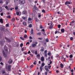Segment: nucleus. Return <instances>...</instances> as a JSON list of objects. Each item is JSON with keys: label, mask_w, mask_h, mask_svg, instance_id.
I'll list each match as a JSON object with an SVG mask.
<instances>
[{"label": "nucleus", "mask_w": 75, "mask_h": 75, "mask_svg": "<svg viewBox=\"0 0 75 75\" xmlns=\"http://www.w3.org/2000/svg\"><path fill=\"white\" fill-rule=\"evenodd\" d=\"M70 40H73V38L72 37L70 38Z\"/></svg>", "instance_id": "0e129e2a"}, {"label": "nucleus", "mask_w": 75, "mask_h": 75, "mask_svg": "<svg viewBox=\"0 0 75 75\" xmlns=\"http://www.w3.org/2000/svg\"><path fill=\"white\" fill-rule=\"evenodd\" d=\"M7 69L9 71H11V66L10 65L8 66Z\"/></svg>", "instance_id": "423d86ee"}, {"label": "nucleus", "mask_w": 75, "mask_h": 75, "mask_svg": "<svg viewBox=\"0 0 75 75\" xmlns=\"http://www.w3.org/2000/svg\"><path fill=\"white\" fill-rule=\"evenodd\" d=\"M8 47L10 48H11V46L10 45H8Z\"/></svg>", "instance_id": "de8ad7c7"}, {"label": "nucleus", "mask_w": 75, "mask_h": 75, "mask_svg": "<svg viewBox=\"0 0 75 75\" xmlns=\"http://www.w3.org/2000/svg\"><path fill=\"white\" fill-rule=\"evenodd\" d=\"M58 26L59 28H60V27H61V25H58Z\"/></svg>", "instance_id": "37998d69"}, {"label": "nucleus", "mask_w": 75, "mask_h": 75, "mask_svg": "<svg viewBox=\"0 0 75 75\" xmlns=\"http://www.w3.org/2000/svg\"><path fill=\"white\" fill-rule=\"evenodd\" d=\"M41 34V32L38 33H37V35H40Z\"/></svg>", "instance_id": "473e14b6"}, {"label": "nucleus", "mask_w": 75, "mask_h": 75, "mask_svg": "<svg viewBox=\"0 0 75 75\" xmlns=\"http://www.w3.org/2000/svg\"><path fill=\"white\" fill-rule=\"evenodd\" d=\"M16 14L17 16H18L20 14V13H19V12H16Z\"/></svg>", "instance_id": "2f4dec72"}, {"label": "nucleus", "mask_w": 75, "mask_h": 75, "mask_svg": "<svg viewBox=\"0 0 75 75\" xmlns=\"http://www.w3.org/2000/svg\"><path fill=\"white\" fill-rule=\"evenodd\" d=\"M0 64H1V65H4V64H3V63L2 62H1V63H0Z\"/></svg>", "instance_id": "603ef678"}, {"label": "nucleus", "mask_w": 75, "mask_h": 75, "mask_svg": "<svg viewBox=\"0 0 75 75\" xmlns=\"http://www.w3.org/2000/svg\"><path fill=\"white\" fill-rule=\"evenodd\" d=\"M48 68V66H45V68L46 71H48V70H49L48 69V68Z\"/></svg>", "instance_id": "9b49d317"}, {"label": "nucleus", "mask_w": 75, "mask_h": 75, "mask_svg": "<svg viewBox=\"0 0 75 75\" xmlns=\"http://www.w3.org/2000/svg\"><path fill=\"white\" fill-rule=\"evenodd\" d=\"M40 27L41 29H42L43 28V27H42V25H40Z\"/></svg>", "instance_id": "58836bf2"}, {"label": "nucleus", "mask_w": 75, "mask_h": 75, "mask_svg": "<svg viewBox=\"0 0 75 75\" xmlns=\"http://www.w3.org/2000/svg\"><path fill=\"white\" fill-rule=\"evenodd\" d=\"M5 42V40L4 39H2V41H0V44H3Z\"/></svg>", "instance_id": "0eeeda50"}, {"label": "nucleus", "mask_w": 75, "mask_h": 75, "mask_svg": "<svg viewBox=\"0 0 75 75\" xmlns=\"http://www.w3.org/2000/svg\"><path fill=\"white\" fill-rule=\"evenodd\" d=\"M25 3L24 0H19V4H24Z\"/></svg>", "instance_id": "f257e3e1"}, {"label": "nucleus", "mask_w": 75, "mask_h": 75, "mask_svg": "<svg viewBox=\"0 0 75 75\" xmlns=\"http://www.w3.org/2000/svg\"><path fill=\"white\" fill-rule=\"evenodd\" d=\"M24 38H27V35H25L24 36Z\"/></svg>", "instance_id": "cd10ccee"}, {"label": "nucleus", "mask_w": 75, "mask_h": 75, "mask_svg": "<svg viewBox=\"0 0 75 75\" xmlns=\"http://www.w3.org/2000/svg\"><path fill=\"white\" fill-rule=\"evenodd\" d=\"M22 18L23 19V20H25V19H27V16H25V17L24 16H22Z\"/></svg>", "instance_id": "4468645a"}, {"label": "nucleus", "mask_w": 75, "mask_h": 75, "mask_svg": "<svg viewBox=\"0 0 75 75\" xmlns=\"http://www.w3.org/2000/svg\"><path fill=\"white\" fill-rule=\"evenodd\" d=\"M2 3H3V1L1 0H0V4H1Z\"/></svg>", "instance_id": "5fc2aeb1"}, {"label": "nucleus", "mask_w": 75, "mask_h": 75, "mask_svg": "<svg viewBox=\"0 0 75 75\" xmlns=\"http://www.w3.org/2000/svg\"><path fill=\"white\" fill-rule=\"evenodd\" d=\"M34 7L35 8V9L36 10H38V8H37V7H36V6H35Z\"/></svg>", "instance_id": "aec40b11"}, {"label": "nucleus", "mask_w": 75, "mask_h": 75, "mask_svg": "<svg viewBox=\"0 0 75 75\" xmlns=\"http://www.w3.org/2000/svg\"><path fill=\"white\" fill-rule=\"evenodd\" d=\"M42 12L44 13H45V10L44 9H43V10H42Z\"/></svg>", "instance_id": "ea45409f"}, {"label": "nucleus", "mask_w": 75, "mask_h": 75, "mask_svg": "<svg viewBox=\"0 0 75 75\" xmlns=\"http://www.w3.org/2000/svg\"><path fill=\"white\" fill-rule=\"evenodd\" d=\"M8 62L9 63V64H12V63H13V60L10 59Z\"/></svg>", "instance_id": "1a4fd4ad"}, {"label": "nucleus", "mask_w": 75, "mask_h": 75, "mask_svg": "<svg viewBox=\"0 0 75 75\" xmlns=\"http://www.w3.org/2000/svg\"><path fill=\"white\" fill-rule=\"evenodd\" d=\"M20 38H21V40H24V38H23L22 37H20Z\"/></svg>", "instance_id": "c756f323"}, {"label": "nucleus", "mask_w": 75, "mask_h": 75, "mask_svg": "<svg viewBox=\"0 0 75 75\" xmlns=\"http://www.w3.org/2000/svg\"><path fill=\"white\" fill-rule=\"evenodd\" d=\"M30 57H29L27 58L28 60V61H29V60H30Z\"/></svg>", "instance_id": "8fccbe9b"}, {"label": "nucleus", "mask_w": 75, "mask_h": 75, "mask_svg": "<svg viewBox=\"0 0 75 75\" xmlns=\"http://www.w3.org/2000/svg\"><path fill=\"white\" fill-rule=\"evenodd\" d=\"M2 61V57L0 56V62H1Z\"/></svg>", "instance_id": "c9c22d12"}, {"label": "nucleus", "mask_w": 75, "mask_h": 75, "mask_svg": "<svg viewBox=\"0 0 75 75\" xmlns=\"http://www.w3.org/2000/svg\"><path fill=\"white\" fill-rule=\"evenodd\" d=\"M73 57V56H72V54H71L69 56V57L70 58H72Z\"/></svg>", "instance_id": "e433bc0d"}, {"label": "nucleus", "mask_w": 75, "mask_h": 75, "mask_svg": "<svg viewBox=\"0 0 75 75\" xmlns=\"http://www.w3.org/2000/svg\"><path fill=\"white\" fill-rule=\"evenodd\" d=\"M0 22L2 24H3V19H0Z\"/></svg>", "instance_id": "f3484780"}, {"label": "nucleus", "mask_w": 75, "mask_h": 75, "mask_svg": "<svg viewBox=\"0 0 75 75\" xmlns=\"http://www.w3.org/2000/svg\"><path fill=\"white\" fill-rule=\"evenodd\" d=\"M23 24L24 25H25V26L26 25V22H23Z\"/></svg>", "instance_id": "f704fd0d"}, {"label": "nucleus", "mask_w": 75, "mask_h": 75, "mask_svg": "<svg viewBox=\"0 0 75 75\" xmlns=\"http://www.w3.org/2000/svg\"><path fill=\"white\" fill-rule=\"evenodd\" d=\"M1 31H4V29H5V27H1Z\"/></svg>", "instance_id": "ddd939ff"}, {"label": "nucleus", "mask_w": 75, "mask_h": 75, "mask_svg": "<svg viewBox=\"0 0 75 75\" xmlns=\"http://www.w3.org/2000/svg\"><path fill=\"white\" fill-rule=\"evenodd\" d=\"M46 42H48V41H49V40H48V39L47 38L46 39Z\"/></svg>", "instance_id": "a19ab883"}, {"label": "nucleus", "mask_w": 75, "mask_h": 75, "mask_svg": "<svg viewBox=\"0 0 75 75\" xmlns=\"http://www.w3.org/2000/svg\"><path fill=\"white\" fill-rule=\"evenodd\" d=\"M28 23H32V21H31L32 19L31 18H29L28 19Z\"/></svg>", "instance_id": "39448f33"}, {"label": "nucleus", "mask_w": 75, "mask_h": 75, "mask_svg": "<svg viewBox=\"0 0 75 75\" xmlns=\"http://www.w3.org/2000/svg\"><path fill=\"white\" fill-rule=\"evenodd\" d=\"M50 71L49 70H46V71L45 72V75H47V73L48 72Z\"/></svg>", "instance_id": "dca6fc26"}, {"label": "nucleus", "mask_w": 75, "mask_h": 75, "mask_svg": "<svg viewBox=\"0 0 75 75\" xmlns=\"http://www.w3.org/2000/svg\"><path fill=\"white\" fill-rule=\"evenodd\" d=\"M31 52L33 54H34L35 53V50H32Z\"/></svg>", "instance_id": "393cba45"}, {"label": "nucleus", "mask_w": 75, "mask_h": 75, "mask_svg": "<svg viewBox=\"0 0 75 75\" xmlns=\"http://www.w3.org/2000/svg\"><path fill=\"white\" fill-rule=\"evenodd\" d=\"M52 25V23H51V25H50L49 26V28H50V29H51L52 27H53V26Z\"/></svg>", "instance_id": "6ab92c4d"}, {"label": "nucleus", "mask_w": 75, "mask_h": 75, "mask_svg": "<svg viewBox=\"0 0 75 75\" xmlns=\"http://www.w3.org/2000/svg\"><path fill=\"white\" fill-rule=\"evenodd\" d=\"M28 44H30V42H28L26 43V45H27Z\"/></svg>", "instance_id": "864d4df0"}, {"label": "nucleus", "mask_w": 75, "mask_h": 75, "mask_svg": "<svg viewBox=\"0 0 75 75\" xmlns=\"http://www.w3.org/2000/svg\"><path fill=\"white\" fill-rule=\"evenodd\" d=\"M30 33H31V34H33V29H31Z\"/></svg>", "instance_id": "4be33fe9"}, {"label": "nucleus", "mask_w": 75, "mask_h": 75, "mask_svg": "<svg viewBox=\"0 0 75 75\" xmlns=\"http://www.w3.org/2000/svg\"><path fill=\"white\" fill-rule=\"evenodd\" d=\"M35 20L36 22H38L39 20L38 19V18H35Z\"/></svg>", "instance_id": "5701e85b"}, {"label": "nucleus", "mask_w": 75, "mask_h": 75, "mask_svg": "<svg viewBox=\"0 0 75 75\" xmlns=\"http://www.w3.org/2000/svg\"><path fill=\"white\" fill-rule=\"evenodd\" d=\"M2 52L4 57H7V54H5V53L4 52V50H3L2 51Z\"/></svg>", "instance_id": "9d476101"}, {"label": "nucleus", "mask_w": 75, "mask_h": 75, "mask_svg": "<svg viewBox=\"0 0 75 75\" xmlns=\"http://www.w3.org/2000/svg\"><path fill=\"white\" fill-rule=\"evenodd\" d=\"M4 50L5 51H6V52H8V48L6 46H5L4 47Z\"/></svg>", "instance_id": "6e6552de"}, {"label": "nucleus", "mask_w": 75, "mask_h": 75, "mask_svg": "<svg viewBox=\"0 0 75 75\" xmlns=\"http://www.w3.org/2000/svg\"><path fill=\"white\" fill-rule=\"evenodd\" d=\"M23 14H24L26 13V11H25L23 12Z\"/></svg>", "instance_id": "4c0bfd02"}, {"label": "nucleus", "mask_w": 75, "mask_h": 75, "mask_svg": "<svg viewBox=\"0 0 75 75\" xmlns=\"http://www.w3.org/2000/svg\"><path fill=\"white\" fill-rule=\"evenodd\" d=\"M13 45L14 47H17L18 46V43L16 42H15L13 44Z\"/></svg>", "instance_id": "7ed1b4c3"}, {"label": "nucleus", "mask_w": 75, "mask_h": 75, "mask_svg": "<svg viewBox=\"0 0 75 75\" xmlns=\"http://www.w3.org/2000/svg\"><path fill=\"white\" fill-rule=\"evenodd\" d=\"M68 1H67L65 3V4L66 5L68 4Z\"/></svg>", "instance_id": "3c124183"}, {"label": "nucleus", "mask_w": 75, "mask_h": 75, "mask_svg": "<svg viewBox=\"0 0 75 75\" xmlns=\"http://www.w3.org/2000/svg\"><path fill=\"white\" fill-rule=\"evenodd\" d=\"M44 65H45V63H42L41 66L40 67V69L41 72L42 71V67L44 66Z\"/></svg>", "instance_id": "f03ea898"}, {"label": "nucleus", "mask_w": 75, "mask_h": 75, "mask_svg": "<svg viewBox=\"0 0 75 75\" xmlns=\"http://www.w3.org/2000/svg\"><path fill=\"white\" fill-rule=\"evenodd\" d=\"M20 46L21 47H23V43H21Z\"/></svg>", "instance_id": "79ce46f5"}, {"label": "nucleus", "mask_w": 75, "mask_h": 75, "mask_svg": "<svg viewBox=\"0 0 75 75\" xmlns=\"http://www.w3.org/2000/svg\"><path fill=\"white\" fill-rule=\"evenodd\" d=\"M75 23V21H72L71 22V23Z\"/></svg>", "instance_id": "338daca9"}, {"label": "nucleus", "mask_w": 75, "mask_h": 75, "mask_svg": "<svg viewBox=\"0 0 75 75\" xmlns=\"http://www.w3.org/2000/svg\"><path fill=\"white\" fill-rule=\"evenodd\" d=\"M5 8L6 9H7V8H8V6H6L5 7Z\"/></svg>", "instance_id": "e2e57ef3"}, {"label": "nucleus", "mask_w": 75, "mask_h": 75, "mask_svg": "<svg viewBox=\"0 0 75 75\" xmlns=\"http://www.w3.org/2000/svg\"><path fill=\"white\" fill-rule=\"evenodd\" d=\"M15 10H17L18 9V7H16L15 8Z\"/></svg>", "instance_id": "4d7b16f0"}, {"label": "nucleus", "mask_w": 75, "mask_h": 75, "mask_svg": "<svg viewBox=\"0 0 75 75\" xmlns=\"http://www.w3.org/2000/svg\"><path fill=\"white\" fill-rule=\"evenodd\" d=\"M61 31L62 33H64V32H65V29H61Z\"/></svg>", "instance_id": "412c9836"}, {"label": "nucleus", "mask_w": 75, "mask_h": 75, "mask_svg": "<svg viewBox=\"0 0 75 75\" xmlns=\"http://www.w3.org/2000/svg\"><path fill=\"white\" fill-rule=\"evenodd\" d=\"M60 67L61 68H63L64 67V65H63V64H60Z\"/></svg>", "instance_id": "bb28decb"}, {"label": "nucleus", "mask_w": 75, "mask_h": 75, "mask_svg": "<svg viewBox=\"0 0 75 75\" xmlns=\"http://www.w3.org/2000/svg\"><path fill=\"white\" fill-rule=\"evenodd\" d=\"M3 11V9L2 8V7H0V12H1Z\"/></svg>", "instance_id": "a878e982"}, {"label": "nucleus", "mask_w": 75, "mask_h": 75, "mask_svg": "<svg viewBox=\"0 0 75 75\" xmlns=\"http://www.w3.org/2000/svg\"><path fill=\"white\" fill-rule=\"evenodd\" d=\"M2 74H6V72H5V71H4V70H3L2 71Z\"/></svg>", "instance_id": "b1692460"}, {"label": "nucleus", "mask_w": 75, "mask_h": 75, "mask_svg": "<svg viewBox=\"0 0 75 75\" xmlns=\"http://www.w3.org/2000/svg\"><path fill=\"white\" fill-rule=\"evenodd\" d=\"M29 27H30V28H31V27H32V24H30L29 25Z\"/></svg>", "instance_id": "72a5a7b5"}, {"label": "nucleus", "mask_w": 75, "mask_h": 75, "mask_svg": "<svg viewBox=\"0 0 75 75\" xmlns=\"http://www.w3.org/2000/svg\"><path fill=\"white\" fill-rule=\"evenodd\" d=\"M48 55H49L50 57H51V53H49L47 54Z\"/></svg>", "instance_id": "c03bdc74"}, {"label": "nucleus", "mask_w": 75, "mask_h": 75, "mask_svg": "<svg viewBox=\"0 0 75 75\" xmlns=\"http://www.w3.org/2000/svg\"><path fill=\"white\" fill-rule=\"evenodd\" d=\"M44 51V47H41V49L40 50V51L42 52H43Z\"/></svg>", "instance_id": "f8f14e48"}, {"label": "nucleus", "mask_w": 75, "mask_h": 75, "mask_svg": "<svg viewBox=\"0 0 75 75\" xmlns=\"http://www.w3.org/2000/svg\"><path fill=\"white\" fill-rule=\"evenodd\" d=\"M12 21H15V18H13Z\"/></svg>", "instance_id": "a18cd8bd"}, {"label": "nucleus", "mask_w": 75, "mask_h": 75, "mask_svg": "<svg viewBox=\"0 0 75 75\" xmlns=\"http://www.w3.org/2000/svg\"><path fill=\"white\" fill-rule=\"evenodd\" d=\"M6 27H8L9 26V25H8V23L6 25Z\"/></svg>", "instance_id": "09e8293b"}, {"label": "nucleus", "mask_w": 75, "mask_h": 75, "mask_svg": "<svg viewBox=\"0 0 75 75\" xmlns=\"http://www.w3.org/2000/svg\"><path fill=\"white\" fill-rule=\"evenodd\" d=\"M23 54H25V55H27V53L23 52Z\"/></svg>", "instance_id": "052dcab7"}, {"label": "nucleus", "mask_w": 75, "mask_h": 75, "mask_svg": "<svg viewBox=\"0 0 75 75\" xmlns=\"http://www.w3.org/2000/svg\"><path fill=\"white\" fill-rule=\"evenodd\" d=\"M21 50L22 51H24V47H23L22 49H21Z\"/></svg>", "instance_id": "69168bd1"}, {"label": "nucleus", "mask_w": 75, "mask_h": 75, "mask_svg": "<svg viewBox=\"0 0 75 75\" xmlns=\"http://www.w3.org/2000/svg\"><path fill=\"white\" fill-rule=\"evenodd\" d=\"M33 67H34V65H31V66L30 67V68H33Z\"/></svg>", "instance_id": "680f3d73"}, {"label": "nucleus", "mask_w": 75, "mask_h": 75, "mask_svg": "<svg viewBox=\"0 0 75 75\" xmlns=\"http://www.w3.org/2000/svg\"><path fill=\"white\" fill-rule=\"evenodd\" d=\"M41 59L42 61H44V57H42Z\"/></svg>", "instance_id": "a211bd4d"}, {"label": "nucleus", "mask_w": 75, "mask_h": 75, "mask_svg": "<svg viewBox=\"0 0 75 75\" xmlns=\"http://www.w3.org/2000/svg\"><path fill=\"white\" fill-rule=\"evenodd\" d=\"M1 16H3V13H1Z\"/></svg>", "instance_id": "bf43d9fd"}, {"label": "nucleus", "mask_w": 75, "mask_h": 75, "mask_svg": "<svg viewBox=\"0 0 75 75\" xmlns=\"http://www.w3.org/2000/svg\"><path fill=\"white\" fill-rule=\"evenodd\" d=\"M71 72H74V70L72 69L71 70Z\"/></svg>", "instance_id": "774afa93"}, {"label": "nucleus", "mask_w": 75, "mask_h": 75, "mask_svg": "<svg viewBox=\"0 0 75 75\" xmlns=\"http://www.w3.org/2000/svg\"><path fill=\"white\" fill-rule=\"evenodd\" d=\"M5 38L6 40L8 42H11V40H10V39H8V38H6V37H5Z\"/></svg>", "instance_id": "20e7f679"}, {"label": "nucleus", "mask_w": 75, "mask_h": 75, "mask_svg": "<svg viewBox=\"0 0 75 75\" xmlns=\"http://www.w3.org/2000/svg\"><path fill=\"white\" fill-rule=\"evenodd\" d=\"M42 34L44 35H46V34L45 33V32L42 33Z\"/></svg>", "instance_id": "49530a36"}, {"label": "nucleus", "mask_w": 75, "mask_h": 75, "mask_svg": "<svg viewBox=\"0 0 75 75\" xmlns=\"http://www.w3.org/2000/svg\"><path fill=\"white\" fill-rule=\"evenodd\" d=\"M35 55H37V51H35Z\"/></svg>", "instance_id": "13d9d810"}, {"label": "nucleus", "mask_w": 75, "mask_h": 75, "mask_svg": "<svg viewBox=\"0 0 75 75\" xmlns=\"http://www.w3.org/2000/svg\"><path fill=\"white\" fill-rule=\"evenodd\" d=\"M7 18H11V16H10L9 15L7 16H6Z\"/></svg>", "instance_id": "c85d7f7f"}, {"label": "nucleus", "mask_w": 75, "mask_h": 75, "mask_svg": "<svg viewBox=\"0 0 75 75\" xmlns=\"http://www.w3.org/2000/svg\"><path fill=\"white\" fill-rule=\"evenodd\" d=\"M38 39L39 40H43V39L42 38H38Z\"/></svg>", "instance_id": "7c9ffc66"}, {"label": "nucleus", "mask_w": 75, "mask_h": 75, "mask_svg": "<svg viewBox=\"0 0 75 75\" xmlns=\"http://www.w3.org/2000/svg\"><path fill=\"white\" fill-rule=\"evenodd\" d=\"M45 57H47V53H45Z\"/></svg>", "instance_id": "6e6d98bb"}, {"label": "nucleus", "mask_w": 75, "mask_h": 75, "mask_svg": "<svg viewBox=\"0 0 75 75\" xmlns=\"http://www.w3.org/2000/svg\"><path fill=\"white\" fill-rule=\"evenodd\" d=\"M36 44H32V47H35L36 46Z\"/></svg>", "instance_id": "2eb2a0df"}]
</instances>
